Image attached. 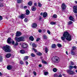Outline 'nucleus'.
<instances>
[{
  "label": "nucleus",
  "mask_w": 77,
  "mask_h": 77,
  "mask_svg": "<svg viewBox=\"0 0 77 77\" xmlns=\"http://www.w3.org/2000/svg\"><path fill=\"white\" fill-rule=\"evenodd\" d=\"M32 47H36V44L35 43H33L32 44Z\"/></svg>",
  "instance_id": "f704fd0d"
},
{
  "label": "nucleus",
  "mask_w": 77,
  "mask_h": 77,
  "mask_svg": "<svg viewBox=\"0 0 77 77\" xmlns=\"http://www.w3.org/2000/svg\"><path fill=\"white\" fill-rule=\"evenodd\" d=\"M32 27L33 28H36L37 27V24L35 23H33Z\"/></svg>",
  "instance_id": "9b49d317"
},
{
  "label": "nucleus",
  "mask_w": 77,
  "mask_h": 77,
  "mask_svg": "<svg viewBox=\"0 0 77 77\" xmlns=\"http://www.w3.org/2000/svg\"><path fill=\"white\" fill-rule=\"evenodd\" d=\"M71 54L73 56H75V52L73 51H71Z\"/></svg>",
  "instance_id": "5701e85b"
},
{
  "label": "nucleus",
  "mask_w": 77,
  "mask_h": 77,
  "mask_svg": "<svg viewBox=\"0 0 77 77\" xmlns=\"http://www.w3.org/2000/svg\"><path fill=\"white\" fill-rule=\"evenodd\" d=\"M31 56L32 57H35V54H33V53H32L31 54Z\"/></svg>",
  "instance_id": "a19ab883"
},
{
  "label": "nucleus",
  "mask_w": 77,
  "mask_h": 77,
  "mask_svg": "<svg viewBox=\"0 0 77 77\" xmlns=\"http://www.w3.org/2000/svg\"><path fill=\"white\" fill-rule=\"evenodd\" d=\"M73 8L74 13L75 14H77V5L76 6H74Z\"/></svg>",
  "instance_id": "20e7f679"
},
{
  "label": "nucleus",
  "mask_w": 77,
  "mask_h": 77,
  "mask_svg": "<svg viewBox=\"0 0 77 77\" xmlns=\"http://www.w3.org/2000/svg\"><path fill=\"white\" fill-rule=\"evenodd\" d=\"M68 73H69V74H74V72H73V71L71 70H68L67 71Z\"/></svg>",
  "instance_id": "ddd939ff"
},
{
  "label": "nucleus",
  "mask_w": 77,
  "mask_h": 77,
  "mask_svg": "<svg viewBox=\"0 0 77 77\" xmlns=\"http://www.w3.org/2000/svg\"><path fill=\"white\" fill-rule=\"evenodd\" d=\"M61 7L63 9H65L66 8V5H65V4L63 3Z\"/></svg>",
  "instance_id": "9d476101"
},
{
  "label": "nucleus",
  "mask_w": 77,
  "mask_h": 77,
  "mask_svg": "<svg viewBox=\"0 0 77 77\" xmlns=\"http://www.w3.org/2000/svg\"><path fill=\"white\" fill-rule=\"evenodd\" d=\"M70 63L71 65H74V63H73V62H72V61H70Z\"/></svg>",
  "instance_id": "603ef678"
},
{
  "label": "nucleus",
  "mask_w": 77,
  "mask_h": 77,
  "mask_svg": "<svg viewBox=\"0 0 77 77\" xmlns=\"http://www.w3.org/2000/svg\"><path fill=\"white\" fill-rule=\"evenodd\" d=\"M20 63L21 65H23L24 64V62L23 61H20Z\"/></svg>",
  "instance_id": "37998d69"
},
{
  "label": "nucleus",
  "mask_w": 77,
  "mask_h": 77,
  "mask_svg": "<svg viewBox=\"0 0 77 77\" xmlns=\"http://www.w3.org/2000/svg\"><path fill=\"white\" fill-rule=\"evenodd\" d=\"M30 14V11L29 10H26V15H29Z\"/></svg>",
  "instance_id": "6ab92c4d"
},
{
  "label": "nucleus",
  "mask_w": 77,
  "mask_h": 77,
  "mask_svg": "<svg viewBox=\"0 0 77 77\" xmlns=\"http://www.w3.org/2000/svg\"><path fill=\"white\" fill-rule=\"evenodd\" d=\"M18 45V42H16L15 44V45Z\"/></svg>",
  "instance_id": "5fc2aeb1"
},
{
  "label": "nucleus",
  "mask_w": 77,
  "mask_h": 77,
  "mask_svg": "<svg viewBox=\"0 0 77 77\" xmlns=\"http://www.w3.org/2000/svg\"><path fill=\"white\" fill-rule=\"evenodd\" d=\"M39 67H42V65L41 64H39L38 66Z\"/></svg>",
  "instance_id": "e2e57ef3"
},
{
  "label": "nucleus",
  "mask_w": 77,
  "mask_h": 77,
  "mask_svg": "<svg viewBox=\"0 0 77 77\" xmlns=\"http://www.w3.org/2000/svg\"><path fill=\"white\" fill-rule=\"evenodd\" d=\"M57 46H58V47H62V45H61V44H57Z\"/></svg>",
  "instance_id": "e433bc0d"
},
{
  "label": "nucleus",
  "mask_w": 77,
  "mask_h": 77,
  "mask_svg": "<svg viewBox=\"0 0 77 77\" xmlns=\"http://www.w3.org/2000/svg\"><path fill=\"white\" fill-rule=\"evenodd\" d=\"M42 62L44 64H48V63L47 62H46L44 60V59L42 60Z\"/></svg>",
  "instance_id": "dca6fc26"
},
{
  "label": "nucleus",
  "mask_w": 77,
  "mask_h": 77,
  "mask_svg": "<svg viewBox=\"0 0 77 77\" xmlns=\"http://www.w3.org/2000/svg\"><path fill=\"white\" fill-rule=\"evenodd\" d=\"M11 56V54H7L6 55V57L7 58H9Z\"/></svg>",
  "instance_id": "f3484780"
},
{
  "label": "nucleus",
  "mask_w": 77,
  "mask_h": 77,
  "mask_svg": "<svg viewBox=\"0 0 77 77\" xmlns=\"http://www.w3.org/2000/svg\"><path fill=\"white\" fill-rule=\"evenodd\" d=\"M33 73L34 75H36V72H33Z\"/></svg>",
  "instance_id": "09e8293b"
},
{
  "label": "nucleus",
  "mask_w": 77,
  "mask_h": 77,
  "mask_svg": "<svg viewBox=\"0 0 77 77\" xmlns=\"http://www.w3.org/2000/svg\"><path fill=\"white\" fill-rule=\"evenodd\" d=\"M28 59H29V56H26L24 57L23 60L24 61H26V60H27Z\"/></svg>",
  "instance_id": "aec40b11"
},
{
  "label": "nucleus",
  "mask_w": 77,
  "mask_h": 77,
  "mask_svg": "<svg viewBox=\"0 0 77 77\" xmlns=\"http://www.w3.org/2000/svg\"><path fill=\"white\" fill-rule=\"evenodd\" d=\"M31 10L32 11H35L36 10V7L35 6H32L31 8Z\"/></svg>",
  "instance_id": "1a4fd4ad"
},
{
  "label": "nucleus",
  "mask_w": 77,
  "mask_h": 77,
  "mask_svg": "<svg viewBox=\"0 0 77 77\" xmlns=\"http://www.w3.org/2000/svg\"><path fill=\"white\" fill-rule=\"evenodd\" d=\"M27 7L26 6H25L24 7V9H27Z\"/></svg>",
  "instance_id": "69168bd1"
},
{
  "label": "nucleus",
  "mask_w": 77,
  "mask_h": 77,
  "mask_svg": "<svg viewBox=\"0 0 77 77\" xmlns=\"http://www.w3.org/2000/svg\"><path fill=\"white\" fill-rule=\"evenodd\" d=\"M34 5L35 6H37V3H34Z\"/></svg>",
  "instance_id": "4d7b16f0"
},
{
  "label": "nucleus",
  "mask_w": 77,
  "mask_h": 77,
  "mask_svg": "<svg viewBox=\"0 0 77 77\" xmlns=\"http://www.w3.org/2000/svg\"><path fill=\"white\" fill-rule=\"evenodd\" d=\"M3 4L2 3L0 4V7H3Z\"/></svg>",
  "instance_id": "49530a36"
},
{
  "label": "nucleus",
  "mask_w": 77,
  "mask_h": 77,
  "mask_svg": "<svg viewBox=\"0 0 77 77\" xmlns=\"http://www.w3.org/2000/svg\"><path fill=\"white\" fill-rule=\"evenodd\" d=\"M21 35V33L20 32L17 31L16 32V36H20Z\"/></svg>",
  "instance_id": "423d86ee"
},
{
  "label": "nucleus",
  "mask_w": 77,
  "mask_h": 77,
  "mask_svg": "<svg viewBox=\"0 0 77 77\" xmlns=\"http://www.w3.org/2000/svg\"><path fill=\"white\" fill-rule=\"evenodd\" d=\"M69 19L70 20H71V21H75V19H74L72 16H70L69 17Z\"/></svg>",
  "instance_id": "4468645a"
},
{
  "label": "nucleus",
  "mask_w": 77,
  "mask_h": 77,
  "mask_svg": "<svg viewBox=\"0 0 77 77\" xmlns=\"http://www.w3.org/2000/svg\"><path fill=\"white\" fill-rule=\"evenodd\" d=\"M40 39V38H38L36 40V41L37 42H38V41Z\"/></svg>",
  "instance_id": "8fccbe9b"
},
{
  "label": "nucleus",
  "mask_w": 77,
  "mask_h": 77,
  "mask_svg": "<svg viewBox=\"0 0 77 77\" xmlns=\"http://www.w3.org/2000/svg\"><path fill=\"white\" fill-rule=\"evenodd\" d=\"M28 21V19L27 18H25L24 20V21L25 22H27Z\"/></svg>",
  "instance_id": "a18cd8bd"
},
{
  "label": "nucleus",
  "mask_w": 77,
  "mask_h": 77,
  "mask_svg": "<svg viewBox=\"0 0 77 77\" xmlns=\"http://www.w3.org/2000/svg\"><path fill=\"white\" fill-rule=\"evenodd\" d=\"M52 60L54 63H59L60 62V58L57 56H54L52 59Z\"/></svg>",
  "instance_id": "7ed1b4c3"
},
{
  "label": "nucleus",
  "mask_w": 77,
  "mask_h": 77,
  "mask_svg": "<svg viewBox=\"0 0 77 77\" xmlns=\"http://www.w3.org/2000/svg\"><path fill=\"white\" fill-rule=\"evenodd\" d=\"M20 42L21 41H24V38L23 37H20Z\"/></svg>",
  "instance_id": "b1692460"
},
{
  "label": "nucleus",
  "mask_w": 77,
  "mask_h": 77,
  "mask_svg": "<svg viewBox=\"0 0 77 77\" xmlns=\"http://www.w3.org/2000/svg\"><path fill=\"white\" fill-rule=\"evenodd\" d=\"M28 4L29 6H32V2H29L28 3Z\"/></svg>",
  "instance_id": "bb28decb"
},
{
  "label": "nucleus",
  "mask_w": 77,
  "mask_h": 77,
  "mask_svg": "<svg viewBox=\"0 0 77 77\" xmlns=\"http://www.w3.org/2000/svg\"><path fill=\"white\" fill-rule=\"evenodd\" d=\"M36 54L38 56H41L42 55V53L41 52H37L36 53Z\"/></svg>",
  "instance_id": "cd10ccee"
},
{
  "label": "nucleus",
  "mask_w": 77,
  "mask_h": 77,
  "mask_svg": "<svg viewBox=\"0 0 77 77\" xmlns=\"http://www.w3.org/2000/svg\"><path fill=\"white\" fill-rule=\"evenodd\" d=\"M38 6L41 8V7H42V4H41L40 3H38Z\"/></svg>",
  "instance_id": "c756f323"
},
{
  "label": "nucleus",
  "mask_w": 77,
  "mask_h": 77,
  "mask_svg": "<svg viewBox=\"0 0 77 77\" xmlns=\"http://www.w3.org/2000/svg\"><path fill=\"white\" fill-rule=\"evenodd\" d=\"M57 69L56 68H54L53 69V71H54V72H57Z\"/></svg>",
  "instance_id": "7c9ffc66"
},
{
  "label": "nucleus",
  "mask_w": 77,
  "mask_h": 77,
  "mask_svg": "<svg viewBox=\"0 0 77 77\" xmlns=\"http://www.w3.org/2000/svg\"><path fill=\"white\" fill-rule=\"evenodd\" d=\"M72 24V21H70L68 22V25H71V24Z\"/></svg>",
  "instance_id": "c85d7f7f"
},
{
  "label": "nucleus",
  "mask_w": 77,
  "mask_h": 77,
  "mask_svg": "<svg viewBox=\"0 0 77 77\" xmlns=\"http://www.w3.org/2000/svg\"><path fill=\"white\" fill-rule=\"evenodd\" d=\"M77 48H76V47H72V50H76Z\"/></svg>",
  "instance_id": "58836bf2"
},
{
  "label": "nucleus",
  "mask_w": 77,
  "mask_h": 77,
  "mask_svg": "<svg viewBox=\"0 0 77 77\" xmlns=\"http://www.w3.org/2000/svg\"><path fill=\"white\" fill-rule=\"evenodd\" d=\"M41 15H43V13H41L40 14Z\"/></svg>",
  "instance_id": "774afa93"
},
{
  "label": "nucleus",
  "mask_w": 77,
  "mask_h": 77,
  "mask_svg": "<svg viewBox=\"0 0 77 77\" xmlns=\"http://www.w3.org/2000/svg\"><path fill=\"white\" fill-rule=\"evenodd\" d=\"M54 77H57V76H58V75H57V74H55L54 75Z\"/></svg>",
  "instance_id": "864d4df0"
},
{
  "label": "nucleus",
  "mask_w": 77,
  "mask_h": 77,
  "mask_svg": "<svg viewBox=\"0 0 77 77\" xmlns=\"http://www.w3.org/2000/svg\"><path fill=\"white\" fill-rule=\"evenodd\" d=\"M44 74L45 75H48V72H44Z\"/></svg>",
  "instance_id": "4c0bfd02"
},
{
  "label": "nucleus",
  "mask_w": 77,
  "mask_h": 77,
  "mask_svg": "<svg viewBox=\"0 0 77 77\" xmlns=\"http://www.w3.org/2000/svg\"><path fill=\"white\" fill-rule=\"evenodd\" d=\"M72 68H73V66H69V69H72Z\"/></svg>",
  "instance_id": "ea45409f"
},
{
  "label": "nucleus",
  "mask_w": 77,
  "mask_h": 77,
  "mask_svg": "<svg viewBox=\"0 0 77 77\" xmlns=\"http://www.w3.org/2000/svg\"><path fill=\"white\" fill-rule=\"evenodd\" d=\"M11 42H12V44H13L14 45V44H15V42H14V41H11Z\"/></svg>",
  "instance_id": "3c124183"
},
{
  "label": "nucleus",
  "mask_w": 77,
  "mask_h": 77,
  "mask_svg": "<svg viewBox=\"0 0 77 77\" xmlns=\"http://www.w3.org/2000/svg\"><path fill=\"white\" fill-rule=\"evenodd\" d=\"M56 45L54 44H53L52 45V48H55L56 47Z\"/></svg>",
  "instance_id": "473e14b6"
},
{
  "label": "nucleus",
  "mask_w": 77,
  "mask_h": 77,
  "mask_svg": "<svg viewBox=\"0 0 77 77\" xmlns=\"http://www.w3.org/2000/svg\"><path fill=\"white\" fill-rule=\"evenodd\" d=\"M3 60V58H2V57L0 56V62H2Z\"/></svg>",
  "instance_id": "c03bdc74"
},
{
  "label": "nucleus",
  "mask_w": 77,
  "mask_h": 77,
  "mask_svg": "<svg viewBox=\"0 0 77 77\" xmlns=\"http://www.w3.org/2000/svg\"><path fill=\"white\" fill-rule=\"evenodd\" d=\"M47 32L49 35H50V34H51V32H50V31L49 30H48L47 31Z\"/></svg>",
  "instance_id": "79ce46f5"
},
{
  "label": "nucleus",
  "mask_w": 77,
  "mask_h": 77,
  "mask_svg": "<svg viewBox=\"0 0 77 77\" xmlns=\"http://www.w3.org/2000/svg\"><path fill=\"white\" fill-rule=\"evenodd\" d=\"M62 75H59V76H58V77H62Z\"/></svg>",
  "instance_id": "0e129e2a"
},
{
  "label": "nucleus",
  "mask_w": 77,
  "mask_h": 77,
  "mask_svg": "<svg viewBox=\"0 0 77 77\" xmlns=\"http://www.w3.org/2000/svg\"><path fill=\"white\" fill-rule=\"evenodd\" d=\"M74 68H75V69H76L77 68V66H73Z\"/></svg>",
  "instance_id": "052dcab7"
},
{
  "label": "nucleus",
  "mask_w": 77,
  "mask_h": 77,
  "mask_svg": "<svg viewBox=\"0 0 77 77\" xmlns=\"http://www.w3.org/2000/svg\"><path fill=\"white\" fill-rule=\"evenodd\" d=\"M53 18H56L57 17V16L56 14H54L53 16Z\"/></svg>",
  "instance_id": "2f4dec72"
},
{
  "label": "nucleus",
  "mask_w": 77,
  "mask_h": 77,
  "mask_svg": "<svg viewBox=\"0 0 77 77\" xmlns=\"http://www.w3.org/2000/svg\"><path fill=\"white\" fill-rule=\"evenodd\" d=\"M26 15L22 14L21 16H20L19 18H20L21 19H23L25 17Z\"/></svg>",
  "instance_id": "6e6552de"
},
{
  "label": "nucleus",
  "mask_w": 77,
  "mask_h": 77,
  "mask_svg": "<svg viewBox=\"0 0 77 77\" xmlns=\"http://www.w3.org/2000/svg\"><path fill=\"white\" fill-rule=\"evenodd\" d=\"M2 49L7 53H10L11 51V47L8 45H6L5 46H4L2 48Z\"/></svg>",
  "instance_id": "f03ea898"
},
{
  "label": "nucleus",
  "mask_w": 77,
  "mask_h": 77,
  "mask_svg": "<svg viewBox=\"0 0 77 77\" xmlns=\"http://www.w3.org/2000/svg\"><path fill=\"white\" fill-rule=\"evenodd\" d=\"M43 38L44 39H47L48 38L47 36L45 35H43Z\"/></svg>",
  "instance_id": "412c9836"
},
{
  "label": "nucleus",
  "mask_w": 77,
  "mask_h": 77,
  "mask_svg": "<svg viewBox=\"0 0 77 77\" xmlns=\"http://www.w3.org/2000/svg\"><path fill=\"white\" fill-rule=\"evenodd\" d=\"M22 47L23 48H27V45L26 44H23L22 45Z\"/></svg>",
  "instance_id": "0eeeda50"
},
{
  "label": "nucleus",
  "mask_w": 77,
  "mask_h": 77,
  "mask_svg": "<svg viewBox=\"0 0 77 77\" xmlns=\"http://www.w3.org/2000/svg\"><path fill=\"white\" fill-rule=\"evenodd\" d=\"M25 63L27 65H28V64H29V63H28V62H27V61H26Z\"/></svg>",
  "instance_id": "13d9d810"
},
{
  "label": "nucleus",
  "mask_w": 77,
  "mask_h": 77,
  "mask_svg": "<svg viewBox=\"0 0 77 77\" xmlns=\"http://www.w3.org/2000/svg\"><path fill=\"white\" fill-rule=\"evenodd\" d=\"M20 53H21V54H24L25 53V51L22 50L20 51Z\"/></svg>",
  "instance_id": "393cba45"
},
{
  "label": "nucleus",
  "mask_w": 77,
  "mask_h": 77,
  "mask_svg": "<svg viewBox=\"0 0 77 77\" xmlns=\"http://www.w3.org/2000/svg\"><path fill=\"white\" fill-rule=\"evenodd\" d=\"M2 20V16H0V20Z\"/></svg>",
  "instance_id": "bf43d9fd"
},
{
  "label": "nucleus",
  "mask_w": 77,
  "mask_h": 77,
  "mask_svg": "<svg viewBox=\"0 0 77 77\" xmlns=\"http://www.w3.org/2000/svg\"><path fill=\"white\" fill-rule=\"evenodd\" d=\"M33 50L36 53L37 52V50L35 49V48H33Z\"/></svg>",
  "instance_id": "de8ad7c7"
},
{
  "label": "nucleus",
  "mask_w": 77,
  "mask_h": 77,
  "mask_svg": "<svg viewBox=\"0 0 77 77\" xmlns=\"http://www.w3.org/2000/svg\"><path fill=\"white\" fill-rule=\"evenodd\" d=\"M29 40H30V41H33L34 40V38H33V37L32 36H31L29 38Z\"/></svg>",
  "instance_id": "4be33fe9"
},
{
  "label": "nucleus",
  "mask_w": 77,
  "mask_h": 77,
  "mask_svg": "<svg viewBox=\"0 0 77 77\" xmlns=\"http://www.w3.org/2000/svg\"><path fill=\"white\" fill-rule=\"evenodd\" d=\"M45 50L46 52V53H47V52H48V48H45Z\"/></svg>",
  "instance_id": "72a5a7b5"
},
{
  "label": "nucleus",
  "mask_w": 77,
  "mask_h": 77,
  "mask_svg": "<svg viewBox=\"0 0 77 77\" xmlns=\"http://www.w3.org/2000/svg\"><path fill=\"white\" fill-rule=\"evenodd\" d=\"M13 41L11 38H8L7 40V42L8 44H11L12 43V41Z\"/></svg>",
  "instance_id": "39448f33"
},
{
  "label": "nucleus",
  "mask_w": 77,
  "mask_h": 77,
  "mask_svg": "<svg viewBox=\"0 0 77 77\" xmlns=\"http://www.w3.org/2000/svg\"><path fill=\"white\" fill-rule=\"evenodd\" d=\"M1 75H2V74L0 72V76H1Z\"/></svg>",
  "instance_id": "338daca9"
},
{
  "label": "nucleus",
  "mask_w": 77,
  "mask_h": 77,
  "mask_svg": "<svg viewBox=\"0 0 77 77\" xmlns=\"http://www.w3.org/2000/svg\"><path fill=\"white\" fill-rule=\"evenodd\" d=\"M38 32L39 33H41L42 32V30L41 29L38 30Z\"/></svg>",
  "instance_id": "6e6d98bb"
},
{
  "label": "nucleus",
  "mask_w": 77,
  "mask_h": 77,
  "mask_svg": "<svg viewBox=\"0 0 77 77\" xmlns=\"http://www.w3.org/2000/svg\"><path fill=\"white\" fill-rule=\"evenodd\" d=\"M15 40H16V41H17V42H21V41L20 40V37L19 38L16 37L15 38Z\"/></svg>",
  "instance_id": "f8f14e48"
},
{
  "label": "nucleus",
  "mask_w": 77,
  "mask_h": 77,
  "mask_svg": "<svg viewBox=\"0 0 77 77\" xmlns=\"http://www.w3.org/2000/svg\"><path fill=\"white\" fill-rule=\"evenodd\" d=\"M12 67L11 65L8 66L7 67V69L9 70L12 69Z\"/></svg>",
  "instance_id": "a211bd4d"
},
{
  "label": "nucleus",
  "mask_w": 77,
  "mask_h": 77,
  "mask_svg": "<svg viewBox=\"0 0 77 77\" xmlns=\"http://www.w3.org/2000/svg\"><path fill=\"white\" fill-rule=\"evenodd\" d=\"M50 24H51V25H54L55 24H56V23L55 22H51V23Z\"/></svg>",
  "instance_id": "c9c22d12"
},
{
  "label": "nucleus",
  "mask_w": 77,
  "mask_h": 77,
  "mask_svg": "<svg viewBox=\"0 0 77 77\" xmlns=\"http://www.w3.org/2000/svg\"><path fill=\"white\" fill-rule=\"evenodd\" d=\"M18 3H21L23 2V1L22 0H17Z\"/></svg>",
  "instance_id": "a878e982"
},
{
  "label": "nucleus",
  "mask_w": 77,
  "mask_h": 77,
  "mask_svg": "<svg viewBox=\"0 0 77 77\" xmlns=\"http://www.w3.org/2000/svg\"><path fill=\"white\" fill-rule=\"evenodd\" d=\"M39 19L40 20H42V17H40Z\"/></svg>",
  "instance_id": "680f3d73"
},
{
  "label": "nucleus",
  "mask_w": 77,
  "mask_h": 77,
  "mask_svg": "<svg viewBox=\"0 0 77 77\" xmlns=\"http://www.w3.org/2000/svg\"><path fill=\"white\" fill-rule=\"evenodd\" d=\"M63 37H61V39L64 42H65V38L66 40L68 41H71V39H72V36L68 32H64V34H63Z\"/></svg>",
  "instance_id": "f257e3e1"
},
{
  "label": "nucleus",
  "mask_w": 77,
  "mask_h": 77,
  "mask_svg": "<svg viewBox=\"0 0 77 77\" xmlns=\"http://www.w3.org/2000/svg\"><path fill=\"white\" fill-rule=\"evenodd\" d=\"M47 13H44L43 14V17L44 18H45L47 16Z\"/></svg>",
  "instance_id": "2eb2a0df"
}]
</instances>
